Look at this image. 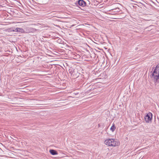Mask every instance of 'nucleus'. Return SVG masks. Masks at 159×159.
I'll use <instances>...</instances> for the list:
<instances>
[{
	"instance_id": "1",
	"label": "nucleus",
	"mask_w": 159,
	"mask_h": 159,
	"mask_svg": "<svg viewBox=\"0 0 159 159\" xmlns=\"http://www.w3.org/2000/svg\"><path fill=\"white\" fill-rule=\"evenodd\" d=\"M150 77L155 82H159V64L151 72Z\"/></svg>"
},
{
	"instance_id": "2",
	"label": "nucleus",
	"mask_w": 159,
	"mask_h": 159,
	"mask_svg": "<svg viewBox=\"0 0 159 159\" xmlns=\"http://www.w3.org/2000/svg\"><path fill=\"white\" fill-rule=\"evenodd\" d=\"M104 143L109 146L116 147L119 145V143L115 139H108L104 141Z\"/></svg>"
},
{
	"instance_id": "3",
	"label": "nucleus",
	"mask_w": 159,
	"mask_h": 159,
	"mask_svg": "<svg viewBox=\"0 0 159 159\" xmlns=\"http://www.w3.org/2000/svg\"><path fill=\"white\" fill-rule=\"evenodd\" d=\"M152 114L151 112H149L145 117V120L146 122L149 123L152 120Z\"/></svg>"
},
{
	"instance_id": "4",
	"label": "nucleus",
	"mask_w": 159,
	"mask_h": 159,
	"mask_svg": "<svg viewBox=\"0 0 159 159\" xmlns=\"http://www.w3.org/2000/svg\"><path fill=\"white\" fill-rule=\"evenodd\" d=\"M78 4L79 5L84 7L85 6L86 3L83 0H79L78 1Z\"/></svg>"
},
{
	"instance_id": "5",
	"label": "nucleus",
	"mask_w": 159,
	"mask_h": 159,
	"mask_svg": "<svg viewBox=\"0 0 159 159\" xmlns=\"http://www.w3.org/2000/svg\"><path fill=\"white\" fill-rule=\"evenodd\" d=\"M13 31H16L17 32H23L24 30L22 28H17L16 29H15L14 30H13Z\"/></svg>"
},
{
	"instance_id": "6",
	"label": "nucleus",
	"mask_w": 159,
	"mask_h": 159,
	"mask_svg": "<svg viewBox=\"0 0 159 159\" xmlns=\"http://www.w3.org/2000/svg\"><path fill=\"white\" fill-rule=\"evenodd\" d=\"M50 152L52 155H55L57 154V152L54 150H50Z\"/></svg>"
},
{
	"instance_id": "7",
	"label": "nucleus",
	"mask_w": 159,
	"mask_h": 159,
	"mask_svg": "<svg viewBox=\"0 0 159 159\" xmlns=\"http://www.w3.org/2000/svg\"><path fill=\"white\" fill-rule=\"evenodd\" d=\"M115 127L114 125L113 124L110 130H111L112 132H113L115 130Z\"/></svg>"
}]
</instances>
